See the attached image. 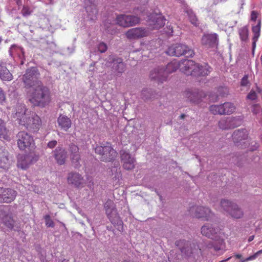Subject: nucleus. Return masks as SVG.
<instances>
[{
    "instance_id": "obj_27",
    "label": "nucleus",
    "mask_w": 262,
    "mask_h": 262,
    "mask_svg": "<svg viewBox=\"0 0 262 262\" xmlns=\"http://www.w3.org/2000/svg\"><path fill=\"white\" fill-rule=\"evenodd\" d=\"M0 79L3 81H10L13 79L12 74L2 64H0Z\"/></svg>"
},
{
    "instance_id": "obj_10",
    "label": "nucleus",
    "mask_w": 262,
    "mask_h": 262,
    "mask_svg": "<svg viewBox=\"0 0 262 262\" xmlns=\"http://www.w3.org/2000/svg\"><path fill=\"white\" fill-rule=\"evenodd\" d=\"M149 31L143 27H137L129 29L125 33V36L129 40L138 39L149 35Z\"/></svg>"
},
{
    "instance_id": "obj_35",
    "label": "nucleus",
    "mask_w": 262,
    "mask_h": 262,
    "mask_svg": "<svg viewBox=\"0 0 262 262\" xmlns=\"http://www.w3.org/2000/svg\"><path fill=\"white\" fill-rule=\"evenodd\" d=\"M105 214H109L110 211L117 209L116 205L113 200L108 199L103 205Z\"/></svg>"
},
{
    "instance_id": "obj_62",
    "label": "nucleus",
    "mask_w": 262,
    "mask_h": 262,
    "mask_svg": "<svg viewBox=\"0 0 262 262\" xmlns=\"http://www.w3.org/2000/svg\"><path fill=\"white\" fill-rule=\"evenodd\" d=\"M91 6H90V7L87 6V7H86V11H87V12H89V13H90V8H91Z\"/></svg>"
},
{
    "instance_id": "obj_51",
    "label": "nucleus",
    "mask_w": 262,
    "mask_h": 262,
    "mask_svg": "<svg viewBox=\"0 0 262 262\" xmlns=\"http://www.w3.org/2000/svg\"><path fill=\"white\" fill-rule=\"evenodd\" d=\"M145 11V8L144 7H141V8L140 9L138 8L134 9V12L136 14L140 15L141 16H143L144 15Z\"/></svg>"
},
{
    "instance_id": "obj_56",
    "label": "nucleus",
    "mask_w": 262,
    "mask_h": 262,
    "mask_svg": "<svg viewBox=\"0 0 262 262\" xmlns=\"http://www.w3.org/2000/svg\"><path fill=\"white\" fill-rule=\"evenodd\" d=\"M236 110V107L233 104L230 103V113H233Z\"/></svg>"
},
{
    "instance_id": "obj_52",
    "label": "nucleus",
    "mask_w": 262,
    "mask_h": 262,
    "mask_svg": "<svg viewBox=\"0 0 262 262\" xmlns=\"http://www.w3.org/2000/svg\"><path fill=\"white\" fill-rule=\"evenodd\" d=\"M257 98V95L256 93L254 91H251V92L248 94L247 96V98L248 99L254 100L256 99Z\"/></svg>"
},
{
    "instance_id": "obj_55",
    "label": "nucleus",
    "mask_w": 262,
    "mask_h": 262,
    "mask_svg": "<svg viewBox=\"0 0 262 262\" xmlns=\"http://www.w3.org/2000/svg\"><path fill=\"white\" fill-rule=\"evenodd\" d=\"M257 13L255 11H252L251 13V20L255 21L257 18Z\"/></svg>"
},
{
    "instance_id": "obj_40",
    "label": "nucleus",
    "mask_w": 262,
    "mask_h": 262,
    "mask_svg": "<svg viewBox=\"0 0 262 262\" xmlns=\"http://www.w3.org/2000/svg\"><path fill=\"white\" fill-rule=\"evenodd\" d=\"M129 27L138 24L140 21V18L134 15H128Z\"/></svg>"
},
{
    "instance_id": "obj_53",
    "label": "nucleus",
    "mask_w": 262,
    "mask_h": 262,
    "mask_svg": "<svg viewBox=\"0 0 262 262\" xmlns=\"http://www.w3.org/2000/svg\"><path fill=\"white\" fill-rule=\"evenodd\" d=\"M260 107L258 104H254L252 106V112L253 114L256 115L259 113Z\"/></svg>"
},
{
    "instance_id": "obj_58",
    "label": "nucleus",
    "mask_w": 262,
    "mask_h": 262,
    "mask_svg": "<svg viewBox=\"0 0 262 262\" xmlns=\"http://www.w3.org/2000/svg\"><path fill=\"white\" fill-rule=\"evenodd\" d=\"M235 258H236V259H239V261H240V262H242V261H241V259H244L243 258L242 255L241 254H236V255H235Z\"/></svg>"
},
{
    "instance_id": "obj_37",
    "label": "nucleus",
    "mask_w": 262,
    "mask_h": 262,
    "mask_svg": "<svg viewBox=\"0 0 262 262\" xmlns=\"http://www.w3.org/2000/svg\"><path fill=\"white\" fill-rule=\"evenodd\" d=\"M8 161V152L0 146V167H4Z\"/></svg>"
},
{
    "instance_id": "obj_13",
    "label": "nucleus",
    "mask_w": 262,
    "mask_h": 262,
    "mask_svg": "<svg viewBox=\"0 0 262 262\" xmlns=\"http://www.w3.org/2000/svg\"><path fill=\"white\" fill-rule=\"evenodd\" d=\"M166 19L162 14L152 13L149 16V25L154 29H159L163 27L165 25Z\"/></svg>"
},
{
    "instance_id": "obj_18",
    "label": "nucleus",
    "mask_w": 262,
    "mask_h": 262,
    "mask_svg": "<svg viewBox=\"0 0 262 262\" xmlns=\"http://www.w3.org/2000/svg\"><path fill=\"white\" fill-rule=\"evenodd\" d=\"M1 203H10L16 198L17 192L9 188L1 187Z\"/></svg>"
},
{
    "instance_id": "obj_44",
    "label": "nucleus",
    "mask_w": 262,
    "mask_h": 262,
    "mask_svg": "<svg viewBox=\"0 0 262 262\" xmlns=\"http://www.w3.org/2000/svg\"><path fill=\"white\" fill-rule=\"evenodd\" d=\"M46 225L48 227H54L55 226L54 222L51 219L49 215H46L45 216Z\"/></svg>"
},
{
    "instance_id": "obj_36",
    "label": "nucleus",
    "mask_w": 262,
    "mask_h": 262,
    "mask_svg": "<svg viewBox=\"0 0 262 262\" xmlns=\"http://www.w3.org/2000/svg\"><path fill=\"white\" fill-rule=\"evenodd\" d=\"M185 97L187 98L190 101L193 102H199V95L198 93L192 92L189 90L186 91L184 93Z\"/></svg>"
},
{
    "instance_id": "obj_45",
    "label": "nucleus",
    "mask_w": 262,
    "mask_h": 262,
    "mask_svg": "<svg viewBox=\"0 0 262 262\" xmlns=\"http://www.w3.org/2000/svg\"><path fill=\"white\" fill-rule=\"evenodd\" d=\"M21 13L23 16H27L31 14L32 11L28 6H24L23 7Z\"/></svg>"
},
{
    "instance_id": "obj_41",
    "label": "nucleus",
    "mask_w": 262,
    "mask_h": 262,
    "mask_svg": "<svg viewBox=\"0 0 262 262\" xmlns=\"http://www.w3.org/2000/svg\"><path fill=\"white\" fill-rule=\"evenodd\" d=\"M229 121L228 117L222 118L219 122V126L222 129H226L229 127Z\"/></svg>"
},
{
    "instance_id": "obj_46",
    "label": "nucleus",
    "mask_w": 262,
    "mask_h": 262,
    "mask_svg": "<svg viewBox=\"0 0 262 262\" xmlns=\"http://www.w3.org/2000/svg\"><path fill=\"white\" fill-rule=\"evenodd\" d=\"M141 95L142 99H143L144 100L151 98L150 92L147 90L142 91Z\"/></svg>"
},
{
    "instance_id": "obj_50",
    "label": "nucleus",
    "mask_w": 262,
    "mask_h": 262,
    "mask_svg": "<svg viewBox=\"0 0 262 262\" xmlns=\"http://www.w3.org/2000/svg\"><path fill=\"white\" fill-rule=\"evenodd\" d=\"M249 83L248 76V75H245L241 79V85L243 86H247Z\"/></svg>"
},
{
    "instance_id": "obj_8",
    "label": "nucleus",
    "mask_w": 262,
    "mask_h": 262,
    "mask_svg": "<svg viewBox=\"0 0 262 262\" xmlns=\"http://www.w3.org/2000/svg\"><path fill=\"white\" fill-rule=\"evenodd\" d=\"M39 75V73L35 68L27 70L23 77L25 87L31 89L38 85V82H41L38 80Z\"/></svg>"
},
{
    "instance_id": "obj_47",
    "label": "nucleus",
    "mask_w": 262,
    "mask_h": 262,
    "mask_svg": "<svg viewBox=\"0 0 262 262\" xmlns=\"http://www.w3.org/2000/svg\"><path fill=\"white\" fill-rule=\"evenodd\" d=\"M6 95L2 88H0V103L3 104L6 102Z\"/></svg>"
},
{
    "instance_id": "obj_7",
    "label": "nucleus",
    "mask_w": 262,
    "mask_h": 262,
    "mask_svg": "<svg viewBox=\"0 0 262 262\" xmlns=\"http://www.w3.org/2000/svg\"><path fill=\"white\" fill-rule=\"evenodd\" d=\"M166 53L170 56H180L184 55L187 57H192L194 54L193 50L186 45L177 43L170 46Z\"/></svg>"
},
{
    "instance_id": "obj_17",
    "label": "nucleus",
    "mask_w": 262,
    "mask_h": 262,
    "mask_svg": "<svg viewBox=\"0 0 262 262\" xmlns=\"http://www.w3.org/2000/svg\"><path fill=\"white\" fill-rule=\"evenodd\" d=\"M68 184L74 186L76 188L83 187L84 186V181L81 174L77 172H70L67 177Z\"/></svg>"
},
{
    "instance_id": "obj_31",
    "label": "nucleus",
    "mask_w": 262,
    "mask_h": 262,
    "mask_svg": "<svg viewBox=\"0 0 262 262\" xmlns=\"http://www.w3.org/2000/svg\"><path fill=\"white\" fill-rule=\"evenodd\" d=\"M128 15L121 14L117 16L116 23L118 25L123 27H129Z\"/></svg>"
},
{
    "instance_id": "obj_6",
    "label": "nucleus",
    "mask_w": 262,
    "mask_h": 262,
    "mask_svg": "<svg viewBox=\"0 0 262 262\" xmlns=\"http://www.w3.org/2000/svg\"><path fill=\"white\" fill-rule=\"evenodd\" d=\"M16 139L18 147L21 150L31 151L36 148L33 136L25 131L19 132Z\"/></svg>"
},
{
    "instance_id": "obj_29",
    "label": "nucleus",
    "mask_w": 262,
    "mask_h": 262,
    "mask_svg": "<svg viewBox=\"0 0 262 262\" xmlns=\"http://www.w3.org/2000/svg\"><path fill=\"white\" fill-rule=\"evenodd\" d=\"M244 211L241 208L235 203L230 202V215L235 219L241 218Z\"/></svg>"
},
{
    "instance_id": "obj_21",
    "label": "nucleus",
    "mask_w": 262,
    "mask_h": 262,
    "mask_svg": "<svg viewBox=\"0 0 262 262\" xmlns=\"http://www.w3.org/2000/svg\"><path fill=\"white\" fill-rule=\"evenodd\" d=\"M70 151L71 152V158L73 166L75 168H78L80 166V157L79 154V148L75 144H71L70 146Z\"/></svg>"
},
{
    "instance_id": "obj_43",
    "label": "nucleus",
    "mask_w": 262,
    "mask_h": 262,
    "mask_svg": "<svg viewBox=\"0 0 262 262\" xmlns=\"http://www.w3.org/2000/svg\"><path fill=\"white\" fill-rule=\"evenodd\" d=\"M221 211H225L228 213L229 209V202L228 200H222L220 204Z\"/></svg>"
},
{
    "instance_id": "obj_64",
    "label": "nucleus",
    "mask_w": 262,
    "mask_h": 262,
    "mask_svg": "<svg viewBox=\"0 0 262 262\" xmlns=\"http://www.w3.org/2000/svg\"><path fill=\"white\" fill-rule=\"evenodd\" d=\"M61 262H69V260L67 259H64L61 261Z\"/></svg>"
},
{
    "instance_id": "obj_48",
    "label": "nucleus",
    "mask_w": 262,
    "mask_h": 262,
    "mask_svg": "<svg viewBox=\"0 0 262 262\" xmlns=\"http://www.w3.org/2000/svg\"><path fill=\"white\" fill-rule=\"evenodd\" d=\"M261 253H262V249L260 250H259L258 251H257L253 255H252L251 256H249V257H247V258H246V259H242L241 260L242 262H245L246 261H248V260H250L253 259L255 258L257 256H258L259 254H260Z\"/></svg>"
},
{
    "instance_id": "obj_12",
    "label": "nucleus",
    "mask_w": 262,
    "mask_h": 262,
    "mask_svg": "<svg viewBox=\"0 0 262 262\" xmlns=\"http://www.w3.org/2000/svg\"><path fill=\"white\" fill-rule=\"evenodd\" d=\"M189 212L197 218H205L206 220L213 214L209 208L203 206H193L190 208Z\"/></svg>"
},
{
    "instance_id": "obj_4",
    "label": "nucleus",
    "mask_w": 262,
    "mask_h": 262,
    "mask_svg": "<svg viewBox=\"0 0 262 262\" xmlns=\"http://www.w3.org/2000/svg\"><path fill=\"white\" fill-rule=\"evenodd\" d=\"M178 69L180 70V61L175 59L168 63L165 69L158 68L151 71L150 77L151 79L162 82L166 79L168 74L175 72Z\"/></svg>"
},
{
    "instance_id": "obj_1",
    "label": "nucleus",
    "mask_w": 262,
    "mask_h": 262,
    "mask_svg": "<svg viewBox=\"0 0 262 262\" xmlns=\"http://www.w3.org/2000/svg\"><path fill=\"white\" fill-rule=\"evenodd\" d=\"M15 118L20 125L24 126L29 132L37 133L42 126V121L35 112L29 111L24 104L16 105L15 110Z\"/></svg>"
},
{
    "instance_id": "obj_25",
    "label": "nucleus",
    "mask_w": 262,
    "mask_h": 262,
    "mask_svg": "<svg viewBox=\"0 0 262 262\" xmlns=\"http://www.w3.org/2000/svg\"><path fill=\"white\" fill-rule=\"evenodd\" d=\"M32 162L33 160L31 159V157L29 155H24L19 157L17 165L18 167L26 169Z\"/></svg>"
},
{
    "instance_id": "obj_32",
    "label": "nucleus",
    "mask_w": 262,
    "mask_h": 262,
    "mask_svg": "<svg viewBox=\"0 0 262 262\" xmlns=\"http://www.w3.org/2000/svg\"><path fill=\"white\" fill-rule=\"evenodd\" d=\"M243 116L242 115L232 116L230 117V128L240 126L243 123Z\"/></svg>"
},
{
    "instance_id": "obj_33",
    "label": "nucleus",
    "mask_w": 262,
    "mask_h": 262,
    "mask_svg": "<svg viewBox=\"0 0 262 262\" xmlns=\"http://www.w3.org/2000/svg\"><path fill=\"white\" fill-rule=\"evenodd\" d=\"M189 20L191 24L195 27H198L199 25V21L195 15V14L191 9H188L186 11Z\"/></svg>"
},
{
    "instance_id": "obj_63",
    "label": "nucleus",
    "mask_w": 262,
    "mask_h": 262,
    "mask_svg": "<svg viewBox=\"0 0 262 262\" xmlns=\"http://www.w3.org/2000/svg\"><path fill=\"white\" fill-rule=\"evenodd\" d=\"M185 115L184 114H182V115H181V116H180V119H184V118H185Z\"/></svg>"
},
{
    "instance_id": "obj_5",
    "label": "nucleus",
    "mask_w": 262,
    "mask_h": 262,
    "mask_svg": "<svg viewBox=\"0 0 262 262\" xmlns=\"http://www.w3.org/2000/svg\"><path fill=\"white\" fill-rule=\"evenodd\" d=\"M95 151L97 154L100 156V160L104 162H109L115 160L118 155L111 144L108 142L97 145Z\"/></svg>"
},
{
    "instance_id": "obj_61",
    "label": "nucleus",
    "mask_w": 262,
    "mask_h": 262,
    "mask_svg": "<svg viewBox=\"0 0 262 262\" xmlns=\"http://www.w3.org/2000/svg\"><path fill=\"white\" fill-rule=\"evenodd\" d=\"M256 40H253V43H252V46H253V49L255 47V44H256Z\"/></svg>"
},
{
    "instance_id": "obj_14",
    "label": "nucleus",
    "mask_w": 262,
    "mask_h": 262,
    "mask_svg": "<svg viewBox=\"0 0 262 262\" xmlns=\"http://www.w3.org/2000/svg\"><path fill=\"white\" fill-rule=\"evenodd\" d=\"M120 157L123 167L125 169L130 170L135 168L136 160L128 152L122 150L120 152Z\"/></svg>"
},
{
    "instance_id": "obj_28",
    "label": "nucleus",
    "mask_w": 262,
    "mask_h": 262,
    "mask_svg": "<svg viewBox=\"0 0 262 262\" xmlns=\"http://www.w3.org/2000/svg\"><path fill=\"white\" fill-rule=\"evenodd\" d=\"M197 69L195 70L196 72L194 73V76H205L208 75L210 72L211 68L207 64H204L203 65H201L199 63H197Z\"/></svg>"
},
{
    "instance_id": "obj_15",
    "label": "nucleus",
    "mask_w": 262,
    "mask_h": 262,
    "mask_svg": "<svg viewBox=\"0 0 262 262\" xmlns=\"http://www.w3.org/2000/svg\"><path fill=\"white\" fill-rule=\"evenodd\" d=\"M201 43L206 48H215L217 45V37L215 33L205 34L202 37Z\"/></svg>"
},
{
    "instance_id": "obj_42",
    "label": "nucleus",
    "mask_w": 262,
    "mask_h": 262,
    "mask_svg": "<svg viewBox=\"0 0 262 262\" xmlns=\"http://www.w3.org/2000/svg\"><path fill=\"white\" fill-rule=\"evenodd\" d=\"M239 34L242 40H247L248 36V29L247 27H244L240 29L239 30Z\"/></svg>"
},
{
    "instance_id": "obj_3",
    "label": "nucleus",
    "mask_w": 262,
    "mask_h": 262,
    "mask_svg": "<svg viewBox=\"0 0 262 262\" xmlns=\"http://www.w3.org/2000/svg\"><path fill=\"white\" fill-rule=\"evenodd\" d=\"M29 92V100L34 106H45L50 101L49 89L43 85L42 82Z\"/></svg>"
},
{
    "instance_id": "obj_59",
    "label": "nucleus",
    "mask_w": 262,
    "mask_h": 262,
    "mask_svg": "<svg viewBox=\"0 0 262 262\" xmlns=\"http://www.w3.org/2000/svg\"><path fill=\"white\" fill-rule=\"evenodd\" d=\"M254 235H251V236H250L249 238H248V242H250L251 241H252L254 239Z\"/></svg>"
},
{
    "instance_id": "obj_34",
    "label": "nucleus",
    "mask_w": 262,
    "mask_h": 262,
    "mask_svg": "<svg viewBox=\"0 0 262 262\" xmlns=\"http://www.w3.org/2000/svg\"><path fill=\"white\" fill-rule=\"evenodd\" d=\"M8 130L7 129L4 121L0 119V139L8 140L9 136Z\"/></svg>"
},
{
    "instance_id": "obj_20",
    "label": "nucleus",
    "mask_w": 262,
    "mask_h": 262,
    "mask_svg": "<svg viewBox=\"0 0 262 262\" xmlns=\"http://www.w3.org/2000/svg\"><path fill=\"white\" fill-rule=\"evenodd\" d=\"M106 216L111 222V223L119 231H121L123 230V222L121 219L120 216L117 211V209L110 211L109 214H106Z\"/></svg>"
},
{
    "instance_id": "obj_16",
    "label": "nucleus",
    "mask_w": 262,
    "mask_h": 262,
    "mask_svg": "<svg viewBox=\"0 0 262 262\" xmlns=\"http://www.w3.org/2000/svg\"><path fill=\"white\" fill-rule=\"evenodd\" d=\"M109 60L113 63L112 70L116 75H120L124 72L125 65L122 58L110 56Z\"/></svg>"
},
{
    "instance_id": "obj_54",
    "label": "nucleus",
    "mask_w": 262,
    "mask_h": 262,
    "mask_svg": "<svg viewBox=\"0 0 262 262\" xmlns=\"http://www.w3.org/2000/svg\"><path fill=\"white\" fill-rule=\"evenodd\" d=\"M57 143V142L56 140L51 141L48 143V147L50 148H53L56 146Z\"/></svg>"
},
{
    "instance_id": "obj_26",
    "label": "nucleus",
    "mask_w": 262,
    "mask_h": 262,
    "mask_svg": "<svg viewBox=\"0 0 262 262\" xmlns=\"http://www.w3.org/2000/svg\"><path fill=\"white\" fill-rule=\"evenodd\" d=\"M2 220L4 224L10 229H12L14 227V220L11 214H6V211L1 210L0 214Z\"/></svg>"
},
{
    "instance_id": "obj_9",
    "label": "nucleus",
    "mask_w": 262,
    "mask_h": 262,
    "mask_svg": "<svg viewBox=\"0 0 262 262\" xmlns=\"http://www.w3.org/2000/svg\"><path fill=\"white\" fill-rule=\"evenodd\" d=\"M175 244L179 248L182 253L187 256H191L199 250H200L199 246L196 243L184 239L177 241Z\"/></svg>"
},
{
    "instance_id": "obj_57",
    "label": "nucleus",
    "mask_w": 262,
    "mask_h": 262,
    "mask_svg": "<svg viewBox=\"0 0 262 262\" xmlns=\"http://www.w3.org/2000/svg\"><path fill=\"white\" fill-rule=\"evenodd\" d=\"M92 9H93V13L95 14V15H96L97 13H98V11L96 9V7L94 6V4H93L92 5Z\"/></svg>"
},
{
    "instance_id": "obj_39",
    "label": "nucleus",
    "mask_w": 262,
    "mask_h": 262,
    "mask_svg": "<svg viewBox=\"0 0 262 262\" xmlns=\"http://www.w3.org/2000/svg\"><path fill=\"white\" fill-rule=\"evenodd\" d=\"M252 32L253 33V40H257L259 35H260V21H259L258 24L255 26H253Z\"/></svg>"
},
{
    "instance_id": "obj_19",
    "label": "nucleus",
    "mask_w": 262,
    "mask_h": 262,
    "mask_svg": "<svg viewBox=\"0 0 262 262\" xmlns=\"http://www.w3.org/2000/svg\"><path fill=\"white\" fill-rule=\"evenodd\" d=\"M248 131L245 128L236 129L232 135V140L236 145L239 146L248 139Z\"/></svg>"
},
{
    "instance_id": "obj_22",
    "label": "nucleus",
    "mask_w": 262,
    "mask_h": 262,
    "mask_svg": "<svg viewBox=\"0 0 262 262\" xmlns=\"http://www.w3.org/2000/svg\"><path fill=\"white\" fill-rule=\"evenodd\" d=\"M209 111L212 114L214 115L226 114L229 111V103L225 102L224 103L219 105H211L209 107Z\"/></svg>"
},
{
    "instance_id": "obj_38",
    "label": "nucleus",
    "mask_w": 262,
    "mask_h": 262,
    "mask_svg": "<svg viewBox=\"0 0 262 262\" xmlns=\"http://www.w3.org/2000/svg\"><path fill=\"white\" fill-rule=\"evenodd\" d=\"M115 164L116 166L112 167L111 169L112 175L114 176V178L116 179H119L121 177V172L120 170V167H119V164L118 162H116Z\"/></svg>"
},
{
    "instance_id": "obj_60",
    "label": "nucleus",
    "mask_w": 262,
    "mask_h": 262,
    "mask_svg": "<svg viewBox=\"0 0 262 262\" xmlns=\"http://www.w3.org/2000/svg\"><path fill=\"white\" fill-rule=\"evenodd\" d=\"M17 5L20 6L21 5V0H15Z\"/></svg>"
},
{
    "instance_id": "obj_49",
    "label": "nucleus",
    "mask_w": 262,
    "mask_h": 262,
    "mask_svg": "<svg viewBox=\"0 0 262 262\" xmlns=\"http://www.w3.org/2000/svg\"><path fill=\"white\" fill-rule=\"evenodd\" d=\"M98 49L101 53H104L107 49V45L103 42H100L98 46Z\"/></svg>"
},
{
    "instance_id": "obj_11",
    "label": "nucleus",
    "mask_w": 262,
    "mask_h": 262,
    "mask_svg": "<svg viewBox=\"0 0 262 262\" xmlns=\"http://www.w3.org/2000/svg\"><path fill=\"white\" fill-rule=\"evenodd\" d=\"M197 67V63L192 60L184 59L180 61V71L186 75L194 76Z\"/></svg>"
},
{
    "instance_id": "obj_30",
    "label": "nucleus",
    "mask_w": 262,
    "mask_h": 262,
    "mask_svg": "<svg viewBox=\"0 0 262 262\" xmlns=\"http://www.w3.org/2000/svg\"><path fill=\"white\" fill-rule=\"evenodd\" d=\"M232 160L235 163V164L240 167H242L246 164L249 163L247 155L246 154H242L236 157H233Z\"/></svg>"
},
{
    "instance_id": "obj_23",
    "label": "nucleus",
    "mask_w": 262,
    "mask_h": 262,
    "mask_svg": "<svg viewBox=\"0 0 262 262\" xmlns=\"http://www.w3.org/2000/svg\"><path fill=\"white\" fill-rule=\"evenodd\" d=\"M57 123L60 129L66 132L68 131L72 125L70 118L63 115H59L57 118Z\"/></svg>"
},
{
    "instance_id": "obj_24",
    "label": "nucleus",
    "mask_w": 262,
    "mask_h": 262,
    "mask_svg": "<svg viewBox=\"0 0 262 262\" xmlns=\"http://www.w3.org/2000/svg\"><path fill=\"white\" fill-rule=\"evenodd\" d=\"M54 157L59 165H63L64 164L66 160L67 157V153L64 149L61 147H58L54 151Z\"/></svg>"
},
{
    "instance_id": "obj_2",
    "label": "nucleus",
    "mask_w": 262,
    "mask_h": 262,
    "mask_svg": "<svg viewBox=\"0 0 262 262\" xmlns=\"http://www.w3.org/2000/svg\"><path fill=\"white\" fill-rule=\"evenodd\" d=\"M201 232L203 235L215 241L214 245L209 244L207 246L209 248L213 247L216 251L222 250L225 248L223 238L225 235L222 229L207 224L202 227Z\"/></svg>"
}]
</instances>
